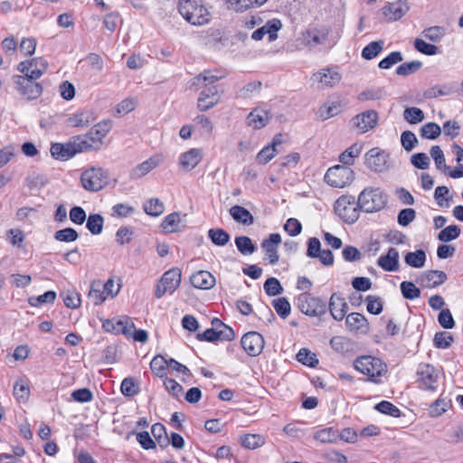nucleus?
Instances as JSON below:
<instances>
[{"label": "nucleus", "instance_id": "obj_24", "mask_svg": "<svg viewBox=\"0 0 463 463\" xmlns=\"http://www.w3.org/2000/svg\"><path fill=\"white\" fill-rule=\"evenodd\" d=\"M281 242V237L279 233H271L268 239L261 242V247L265 250L270 264L274 265L279 261L278 248Z\"/></svg>", "mask_w": 463, "mask_h": 463}, {"label": "nucleus", "instance_id": "obj_58", "mask_svg": "<svg viewBox=\"0 0 463 463\" xmlns=\"http://www.w3.org/2000/svg\"><path fill=\"white\" fill-rule=\"evenodd\" d=\"M146 214L159 216L164 212V204L158 199H150L143 205Z\"/></svg>", "mask_w": 463, "mask_h": 463}, {"label": "nucleus", "instance_id": "obj_60", "mask_svg": "<svg viewBox=\"0 0 463 463\" xmlns=\"http://www.w3.org/2000/svg\"><path fill=\"white\" fill-rule=\"evenodd\" d=\"M375 410L381 413L390 415L395 418L401 416V411L398 407L388 401H383L375 405Z\"/></svg>", "mask_w": 463, "mask_h": 463}, {"label": "nucleus", "instance_id": "obj_37", "mask_svg": "<svg viewBox=\"0 0 463 463\" xmlns=\"http://www.w3.org/2000/svg\"><path fill=\"white\" fill-rule=\"evenodd\" d=\"M341 112V104L336 100H329L324 103L319 110L318 115L322 120L328 119L338 115Z\"/></svg>", "mask_w": 463, "mask_h": 463}, {"label": "nucleus", "instance_id": "obj_59", "mask_svg": "<svg viewBox=\"0 0 463 463\" xmlns=\"http://www.w3.org/2000/svg\"><path fill=\"white\" fill-rule=\"evenodd\" d=\"M273 307L277 314L282 318H286L290 314V304L286 298H279L272 301Z\"/></svg>", "mask_w": 463, "mask_h": 463}, {"label": "nucleus", "instance_id": "obj_9", "mask_svg": "<svg viewBox=\"0 0 463 463\" xmlns=\"http://www.w3.org/2000/svg\"><path fill=\"white\" fill-rule=\"evenodd\" d=\"M354 180V171L345 165H336L326 171L325 181L332 187L343 188Z\"/></svg>", "mask_w": 463, "mask_h": 463}, {"label": "nucleus", "instance_id": "obj_15", "mask_svg": "<svg viewBox=\"0 0 463 463\" xmlns=\"http://www.w3.org/2000/svg\"><path fill=\"white\" fill-rule=\"evenodd\" d=\"M102 327L107 332L122 334L125 336H129L131 332H133V321L128 317L107 319L103 322Z\"/></svg>", "mask_w": 463, "mask_h": 463}, {"label": "nucleus", "instance_id": "obj_55", "mask_svg": "<svg viewBox=\"0 0 463 463\" xmlns=\"http://www.w3.org/2000/svg\"><path fill=\"white\" fill-rule=\"evenodd\" d=\"M61 296L67 307L75 309L80 306V296L76 290H67L63 292Z\"/></svg>", "mask_w": 463, "mask_h": 463}, {"label": "nucleus", "instance_id": "obj_5", "mask_svg": "<svg viewBox=\"0 0 463 463\" xmlns=\"http://www.w3.org/2000/svg\"><path fill=\"white\" fill-rule=\"evenodd\" d=\"M358 199L353 195H342L335 203V212L346 223H354L360 215Z\"/></svg>", "mask_w": 463, "mask_h": 463}, {"label": "nucleus", "instance_id": "obj_7", "mask_svg": "<svg viewBox=\"0 0 463 463\" xmlns=\"http://www.w3.org/2000/svg\"><path fill=\"white\" fill-rule=\"evenodd\" d=\"M84 142L80 141L79 136L72 137L68 143H54L51 146V155L57 160L66 161L76 154L86 151Z\"/></svg>", "mask_w": 463, "mask_h": 463}, {"label": "nucleus", "instance_id": "obj_22", "mask_svg": "<svg viewBox=\"0 0 463 463\" xmlns=\"http://www.w3.org/2000/svg\"><path fill=\"white\" fill-rule=\"evenodd\" d=\"M329 29L326 27H314L303 33L304 43L311 47L325 43L327 41Z\"/></svg>", "mask_w": 463, "mask_h": 463}, {"label": "nucleus", "instance_id": "obj_48", "mask_svg": "<svg viewBox=\"0 0 463 463\" xmlns=\"http://www.w3.org/2000/svg\"><path fill=\"white\" fill-rule=\"evenodd\" d=\"M235 244L239 251L243 255L252 254L256 250V246L247 236H239L235 239Z\"/></svg>", "mask_w": 463, "mask_h": 463}, {"label": "nucleus", "instance_id": "obj_31", "mask_svg": "<svg viewBox=\"0 0 463 463\" xmlns=\"http://www.w3.org/2000/svg\"><path fill=\"white\" fill-rule=\"evenodd\" d=\"M228 9L242 13L255 6L265 4L268 0H224Z\"/></svg>", "mask_w": 463, "mask_h": 463}, {"label": "nucleus", "instance_id": "obj_21", "mask_svg": "<svg viewBox=\"0 0 463 463\" xmlns=\"http://www.w3.org/2000/svg\"><path fill=\"white\" fill-rule=\"evenodd\" d=\"M328 309L334 319L341 321L346 316L348 305L339 293L335 292L330 297Z\"/></svg>", "mask_w": 463, "mask_h": 463}, {"label": "nucleus", "instance_id": "obj_50", "mask_svg": "<svg viewBox=\"0 0 463 463\" xmlns=\"http://www.w3.org/2000/svg\"><path fill=\"white\" fill-rule=\"evenodd\" d=\"M403 118L410 124H418L423 121L424 113L416 107L406 108L403 111Z\"/></svg>", "mask_w": 463, "mask_h": 463}, {"label": "nucleus", "instance_id": "obj_63", "mask_svg": "<svg viewBox=\"0 0 463 463\" xmlns=\"http://www.w3.org/2000/svg\"><path fill=\"white\" fill-rule=\"evenodd\" d=\"M460 234V229L457 225H449L440 231L438 235V239L440 241L448 242L457 239Z\"/></svg>", "mask_w": 463, "mask_h": 463}, {"label": "nucleus", "instance_id": "obj_53", "mask_svg": "<svg viewBox=\"0 0 463 463\" xmlns=\"http://www.w3.org/2000/svg\"><path fill=\"white\" fill-rule=\"evenodd\" d=\"M14 395L17 402H26L30 395L29 385L24 381L16 382L14 386Z\"/></svg>", "mask_w": 463, "mask_h": 463}, {"label": "nucleus", "instance_id": "obj_19", "mask_svg": "<svg viewBox=\"0 0 463 463\" xmlns=\"http://www.w3.org/2000/svg\"><path fill=\"white\" fill-rule=\"evenodd\" d=\"M160 155H155L131 169L129 176L132 180H137L146 176L148 173L163 163Z\"/></svg>", "mask_w": 463, "mask_h": 463}, {"label": "nucleus", "instance_id": "obj_61", "mask_svg": "<svg viewBox=\"0 0 463 463\" xmlns=\"http://www.w3.org/2000/svg\"><path fill=\"white\" fill-rule=\"evenodd\" d=\"M264 291L268 296H277L282 293L283 288L276 278H269L263 286Z\"/></svg>", "mask_w": 463, "mask_h": 463}, {"label": "nucleus", "instance_id": "obj_27", "mask_svg": "<svg viewBox=\"0 0 463 463\" xmlns=\"http://www.w3.org/2000/svg\"><path fill=\"white\" fill-rule=\"evenodd\" d=\"M190 281L194 288L203 290L211 289L216 283L215 278L207 270H199L194 273Z\"/></svg>", "mask_w": 463, "mask_h": 463}, {"label": "nucleus", "instance_id": "obj_14", "mask_svg": "<svg viewBox=\"0 0 463 463\" xmlns=\"http://www.w3.org/2000/svg\"><path fill=\"white\" fill-rule=\"evenodd\" d=\"M48 63L43 58H34L18 64V71L30 79H39L47 71Z\"/></svg>", "mask_w": 463, "mask_h": 463}, {"label": "nucleus", "instance_id": "obj_57", "mask_svg": "<svg viewBox=\"0 0 463 463\" xmlns=\"http://www.w3.org/2000/svg\"><path fill=\"white\" fill-rule=\"evenodd\" d=\"M422 67V62L420 61H412L404 62L399 65L396 69V73L400 76H407L419 71Z\"/></svg>", "mask_w": 463, "mask_h": 463}, {"label": "nucleus", "instance_id": "obj_10", "mask_svg": "<svg viewBox=\"0 0 463 463\" xmlns=\"http://www.w3.org/2000/svg\"><path fill=\"white\" fill-rule=\"evenodd\" d=\"M298 307L300 311L310 317H320L326 314L327 307L319 298L312 297L307 293L300 294L298 298Z\"/></svg>", "mask_w": 463, "mask_h": 463}, {"label": "nucleus", "instance_id": "obj_52", "mask_svg": "<svg viewBox=\"0 0 463 463\" xmlns=\"http://www.w3.org/2000/svg\"><path fill=\"white\" fill-rule=\"evenodd\" d=\"M208 236L213 243L218 246H224L230 240L229 233L222 229H210Z\"/></svg>", "mask_w": 463, "mask_h": 463}, {"label": "nucleus", "instance_id": "obj_18", "mask_svg": "<svg viewBox=\"0 0 463 463\" xmlns=\"http://www.w3.org/2000/svg\"><path fill=\"white\" fill-rule=\"evenodd\" d=\"M244 351L250 356H258L264 348V338L258 332L246 333L241 341Z\"/></svg>", "mask_w": 463, "mask_h": 463}, {"label": "nucleus", "instance_id": "obj_28", "mask_svg": "<svg viewBox=\"0 0 463 463\" xmlns=\"http://www.w3.org/2000/svg\"><path fill=\"white\" fill-rule=\"evenodd\" d=\"M202 158L201 149L192 148L180 156L179 163L184 170L191 171L200 163Z\"/></svg>", "mask_w": 463, "mask_h": 463}, {"label": "nucleus", "instance_id": "obj_23", "mask_svg": "<svg viewBox=\"0 0 463 463\" xmlns=\"http://www.w3.org/2000/svg\"><path fill=\"white\" fill-rule=\"evenodd\" d=\"M235 334L232 329L224 327V331H217L214 326L208 328L204 332L197 334L196 339L203 342H215L217 340L231 341L234 339Z\"/></svg>", "mask_w": 463, "mask_h": 463}, {"label": "nucleus", "instance_id": "obj_29", "mask_svg": "<svg viewBox=\"0 0 463 463\" xmlns=\"http://www.w3.org/2000/svg\"><path fill=\"white\" fill-rule=\"evenodd\" d=\"M314 80L323 83L326 87H334L341 80L338 71L331 69H323L313 75Z\"/></svg>", "mask_w": 463, "mask_h": 463}, {"label": "nucleus", "instance_id": "obj_51", "mask_svg": "<svg viewBox=\"0 0 463 463\" xmlns=\"http://www.w3.org/2000/svg\"><path fill=\"white\" fill-rule=\"evenodd\" d=\"M430 156L435 161L436 167L447 174L450 167L445 164V156L441 148L439 146H433L430 148Z\"/></svg>", "mask_w": 463, "mask_h": 463}, {"label": "nucleus", "instance_id": "obj_33", "mask_svg": "<svg viewBox=\"0 0 463 463\" xmlns=\"http://www.w3.org/2000/svg\"><path fill=\"white\" fill-rule=\"evenodd\" d=\"M172 294L174 292V272L169 269L164 273L159 283L156 286V297L162 298L166 292Z\"/></svg>", "mask_w": 463, "mask_h": 463}, {"label": "nucleus", "instance_id": "obj_3", "mask_svg": "<svg viewBox=\"0 0 463 463\" xmlns=\"http://www.w3.org/2000/svg\"><path fill=\"white\" fill-rule=\"evenodd\" d=\"M355 370L366 375L367 381L378 383L379 378L387 373V365L380 359L371 355L358 357L354 362Z\"/></svg>", "mask_w": 463, "mask_h": 463}, {"label": "nucleus", "instance_id": "obj_6", "mask_svg": "<svg viewBox=\"0 0 463 463\" xmlns=\"http://www.w3.org/2000/svg\"><path fill=\"white\" fill-rule=\"evenodd\" d=\"M109 179V174L101 167H90L80 175L82 187L89 192H99L103 189Z\"/></svg>", "mask_w": 463, "mask_h": 463}, {"label": "nucleus", "instance_id": "obj_62", "mask_svg": "<svg viewBox=\"0 0 463 463\" xmlns=\"http://www.w3.org/2000/svg\"><path fill=\"white\" fill-rule=\"evenodd\" d=\"M78 232L72 228L59 230L54 233V239L62 242H72L78 239Z\"/></svg>", "mask_w": 463, "mask_h": 463}, {"label": "nucleus", "instance_id": "obj_34", "mask_svg": "<svg viewBox=\"0 0 463 463\" xmlns=\"http://www.w3.org/2000/svg\"><path fill=\"white\" fill-rule=\"evenodd\" d=\"M345 325L350 331H364L368 328V322L360 313H351L345 318Z\"/></svg>", "mask_w": 463, "mask_h": 463}, {"label": "nucleus", "instance_id": "obj_45", "mask_svg": "<svg viewBox=\"0 0 463 463\" xmlns=\"http://www.w3.org/2000/svg\"><path fill=\"white\" fill-rule=\"evenodd\" d=\"M241 445L250 449H255L262 446L265 442L264 438L259 434H246L241 438Z\"/></svg>", "mask_w": 463, "mask_h": 463}, {"label": "nucleus", "instance_id": "obj_64", "mask_svg": "<svg viewBox=\"0 0 463 463\" xmlns=\"http://www.w3.org/2000/svg\"><path fill=\"white\" fill-rule=\"evenodd\" d=\"M9 243L16 248L21 249L25 240L24 233L20 229H10L6 232Z\"/></svg>", "mask_w": 463, "mask_h": 463}, {"label": "nucleus", "instance_id": "obj_42", "mask_svg": "<svg viewBox=\"0 0 463 463\" xmlns=\"http://www.w3.org/2000/svg\"><path fill=\"white\" fill-rule=\"evenodd\" d=\"M104 219L100 214H90L87 219L86 227L93 235H99L103 230Z\"/></svg>", "mask_w": 463, "mask_h": 463}, {"label": "nucleus", "instance_id": "obj_30", "mask_svg": "<svg viewBox=\"0 0 463 463\" xmlns=\"http://www.w3.org/2000/svg\"><path fill=\"white\" fill-rule=\"evenodd\" d=\"M173 363V358L166 359L165 356L157 354L152 359L150 363V369L155 375L160 378H164L166 375L168 367Z\"/></svg>", "mask_w": 463, "mask_h": 463}, {"label": "nucleus", "instance_id": "obj_17", "mask_svg": "<svg viewBox=\"0 0 463 463\" xmlns=\"http://www.w3.org/2000/svg\"><path fill=\"white\" fill-rule=\"evenodd\" d=\"M378 118V113L373 109H369L354 116L352 118V123L360 133H366L377 126Z\"/></svg>", "mask_w": 463, "mask_h": 463}, {"label": "nucleus", "instance_id": "obj_36", "mask_svg": "<svg viewBox=\"0 0 463 463\" xmlns=\"http://www.w3.org/2000/svg\"><path fill=\"white\" fill-rule=\"evenodd\" d=\"M230 214L232 219L244 225H251L254 222L252 214L244 207L234 205L230 209Z\"/></svg>", "mask_w": 463, "mask_h": 463}, {"label": "nucleus", "instance_id": "obj_40", "mask_svg": "<svg viewBox=\"0 0 463 463\" xmlns=\"http://www.w3.org/2000/svg\"><path fill=\"white\" fill-rule=\"evenodd\" d=\"M405 262L413 268H422L426 261V254L422 250H418L413 252H408L405 255Z\"/></svg>", "mask_w": 463, "mask_h": 463}, {"label": "nucleus", "instance_id": "obj_41", "mask_svg": "<svg viewBox=\"0 0 463 463\" xmlns=\"http://www.w3.org/2000/svg\"><path fill=\"white\" fill-rule=\"evenodd\" d=\"M314 439L322 443H334L338 440V431L333 428H326L317 431Z\"/></svg>", "mask_w": 463, "mask_h": 463}, {"label": "nucleus", "instance_id": "obj_44", "mask_svg": "<svg viewBox=\"0 0 463 463\" xmlns=\"http://www.w3.org/2000/svg\"><path fill=\"white\" fill-rule=\"evenodd\" d=\"M383 41H375L371 42L367 44L362 51V57L365 60H372L375 58L383 50Z\"/></svg>", "mask_w": 463, "mask_h": 463}, {"label": "nucleus", "instance_id": "obj_46", "mask_svg": "<svg viewBox=\"0 0 463 463\" xmlns=\"http://www.w3.org/2000/svg\"><path fill=\"white\" fill-rule=\"evenodd\" d=\"M420 136L426 139H436L441 133L440 127L434 122H429L424 124L420 129Z\"/></svg>", "mask_w": 463, "mask_h": 463}, {"label": "nucleus", "instance_id": "obj_20", "mask_svg": "<svg viewBox=\"0 0 463 463\" xmlns=\"http://www.w3.org/2000/svg\"><path fill=\"white\" fill-rule=\"evenodd\" d=\"M271 119L270 113L263 109L255 108L246 118V124L252 129H261L266 127Z\"/></svg>", "mask_w": 463, "mask_h": 463}, {"label": "nucleus", "instance_id": "obj_43", "mask_svg": "<svg viewBox=\"0 0 463 463\" xmlns=\"http://www.w3.org/2000/svg\"><path fill=\"white\" fill-rule=\"evenodd\" d=\"M401 292L405 299L413 300L420 296V290L413 282L402 281L400 285Z\"/></svg>", "mask_w": 463, "mask_h": 463}, {"label": "nucleus", "instance_id": "obj_13", "mask_svg": "<svg viewBox=\"0 0 463 463\" xmlns=\"http://www.w3.org/2000/svg\"><path fill=\"white\" fill-rule=\"evenodd\" d=\"M34 80L21 75H14L13 77L16 90L29 100L37 99L43 92L42 85L35 82Z\"/></svg>", "mask_w": 463, "mask_h": 463}, {"label": "nucleus", "instance_id": "obj_54", "mask_svg": "<svg viewBox=\"0 0 463 463\" xmlns=\"http://www.w3.org/2000/svg\"><path fill=\"white\" fill-rule=\"evenodd\" d=\"M55 298L56 293L50 290L37 297H30L28 302L32 307H41L47 303H53Z\"/></svg>", "mask_w": 463, "mask_h": 463}, {"label": "nucleus", "instance_id": "obj_12", "mask_svg": "<svg viewBox=\"0 0 463 463\" xmlns=\"http://www.w3.org/2000/svg\"><path fill=\"white\" fill-rule=\"evenodd\" d=\"M439 377V370L430 364H420L417 369V382L425 390L435 391Z\"/></svg>", "mask_w": 463, "mask_h": 463}, {"label": "nucleus", "instance_id": "obj_38", "mask_svg": "<svg viewBox=\"0 0 463 463\" xmlns=\"http://www.w3.org/2000/svg\"><path fill=\"white\" fill-rule=\"evenodd\" d=\"M362 151V147L358 144H354L347 149H345L339 156V161L345 166L352 165L354 164V158L357 157Z\"/></svg>", "mask_w": 463, "mask_h": 463}, {"label": "nucleus", "instance_id": "obj_16", "mask_svg": "<svg viewBox=\"0 0 463 463\" xmlns=\"http://www.w3.org/2000/svg\"><path fill=\"white\" fill-rule=\"evenodd\" d=\"M409 10L410 6L406 0H397L392 3H387L382 7L381 12L386 22L392 23L400 20Z\"/></svg>", "mask_w": 463, "mask_h": 463}, {"label": "nucleus", "instance_id": "obj_8", "mask_svg": "<svg viewBox=\"0 0 463 463\" xmlns=\"http://www.w3.org/2000/svg\"><path fill=\"white\" fill-rule=\"evenodd\" d=\"M111 127L110 120L101 121L96 124L88 134L79 136L80 141L84 142L83 145L86 146V151L99 149L103 143V138L109 132Z\"/></svg>", "mask_w": 463, "mask_h": 463}, {"label": "nucleus", "instance_id": "obj_39", "mask_svg": "<svg viewBox=\"0 0 463 463\" xmlns=\"http://www.w3.org/2000/svg\"><path fill=\"white\" fill-rule=\"evenodd\" d=\"M454 91V88L450 84H442V85H436L430 89H428L424 96L427 99H435L441 96H449L452 94Z\"/></svg>", "mask_w": 463, "mask_h": 463}, {"label": "nucleus", "instance_id": "obj_32", "mask_svg": "<svg viewBox=\"0 0 463 463\" xmlns=\"http://www.w3.org/2000/svg\"><path fill=\"white\" fill-rule=\"evenodd\" d=\"M88 298L95 306L102 304L109 298L103 289V282L101 280H94L91 282Z\"/></svg>", "mask_w": 463, "mask_h": 463}, {"label": "nucleus", "instance_id": "obj_26", "mask_svg": "<svg viewBox=\"0 0 463 463\" xmlns=\"http://www.w3.org/2000/svg\"><path fill=\"white\" fill-rule=\"evenodd\" d=\"M419 280L425 288H433L447 280V274L441 270H428L420 275Z\"/></svg>", "mask_w": 463, "mask_h": 463}, {"label": "nucleus", "instance_id": "obj_25", "mask_svg": "<svg viewBox=\"0 0 463 463\" xmlns=\"http://www.w3.org/2000/svg\"><path fill=\"white\" fill-rule=\"evenodd\" d=\"M399 251L395 248H390L385 255L377 260V265L385 271H397L400 269Z\"/></svg>", "mask_w": 463, "mask_h": 463}, {"label": "nucleus", "instance_id": "obj_1", "mask_svg": "<svg viewBox=\"0 0 463 463\" xmlns=\"http://www.w3.org/2000/svg\"><path fill=\"white\" fill-rule=\"evenodd\" d=\"M223 77L224 74L222 72L204 71L194 78V84L203 87L197 102L198 109L201 111H206L212 109L220 101L217 87L213 84Z\"/></svg>", "mask_w": 463, "mask_h": 463}, {"label": "nucleus", "instance_id": "obj_49", "mask_svg": "<svg viewBox=\"0 0 463 463\" xmlns=\"http://www.w3.org/2000/svg\"><path fill=\"white\" fill-rule=\"evenodd\" d=\"M330 345L335 352L344 354L351 349L352 344L347 337L337 335L331 338Z\"/></svg>", "mask_w": 463, "mask_h": 463}, {"label": "nucleus", "instance_id": "obj_4", "mask_svg": "<svg viewBox=\"0 0 463 463\" xmlns=\"http://www.w3.org/2000/svg\"><path fill=\"white\" fill-rule=\"evenodd\" d=\"M357 199L362 212L368 213L383 209L387 203V195L380 188H364Z\"/></svg>", "mask_w": 463, "mask_h": 463}, {"label": "nucleus", "instance_id": "obj_11", "mask_svg": "<svg viewBox=\"0 0 463 463\" xmlns=\"http://www.w3.org/2000/svg\"><path fill=\"white\" fill-rule=\"evenodd\" d=\"M364 159L366 166L376 173L384 172L391 166L389 154L379 147L370 149Z\"/></svg>", "mask_w": 463, "mask_h": 463}, {"label": "nucleus", "instance_id": "obj_35", "mask_svg": "<svg viewBox=\"0 0 463 463\" xmlns=\"http://www.w3.org/2000/svg\"><path fill=\"white\" fill-rule=\"evenodd\" d=\"M96 119L94 113L90 110H83L69 118V124L74 128H85Z\"/></svg>", "mask_w": 463, "mask_h": 463}, {"label": "nucleus", "instance_id": "obj_56", "mask_svg": "<svg viewBox=\"0 0 463 463\" xmlns=\"http://www.w3.org/2000/svg\"><path fill=\"white\" fill-rule=\"evenodd\" d=\"M137 99L134 98H126L116 106V114L119 117L128 114L137 107Z\"/></svg>", "mask_w": 463, "mask_h": 463}, {"label": "nucleus", "instance_id": "obj_2", "mask_svg": "<svg viewBox=\"0 0 463 463\" xmlns=\"http://www.w3.org/2000/svg\"><path fill=\"white\" fill-rule=\"evenodd\" d=\"M178 11L186 22L196 26L206 24L211 19V13L202 0H180Z\"/></svg>", "mask_w": 463, "mask_h": 463}, {"label": "nucleus", "instance_id": "obj_47", "mask_svg": "<svg viewBox=\"0 0 463 463\" xmlns=\"http://www.w3.org/2000/svg\"><path fill=\"white\" fill-rule=\"evenodd\" d=\"M297 360L309 367H316L318 364V359L317 358L316 354L312 353L310 350L307 348H301L297 354Z\"/></svg>", "mask_w": 463, "mask_h": 463}]
</instances>
